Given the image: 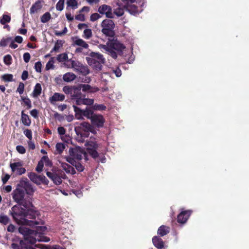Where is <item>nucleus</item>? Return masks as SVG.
I'll use <instances>...</instances> for the list:
<instances>
[{
    "label": "nucleus",
    "mask_w": 249,
    "mask_h": 249,
    "mask_svg": "<svg viewBox=\"0 0 249 249\" xmlns=\"http://www.w3.org/2000/svg\"><path fill=\"white\" fill-rule=\"evenodd\" d=\"M10 214L19 225L34 227L39 225L40 223V221L36 220L39 213L34 205L28 208L15 205L10 210Z\"/></svg>",
    "instance_id": "nucleus-1"
},
{
    "label": "nucleus",
    "mask_w": 249,
    "mask_h": 249,
    "mask_svg": "<svg viewBox=\"0 0 249 249\" xmlns=\"http://www.w3.org/2000/svg\"><path fill=\"white\" fill-rule=\"evenodd\" d=\"M99 47L107 52L114 59L117 57V53L115 51L121 54L125 48L123 44L121 43L117 39H114V38H108L107 45L100 44Z\"/></svg>",
    "instance_id": "nucleus-2"
},
{
    "label": "nucleus",
    "mask_w": 249,
    "mask_h": 249,
    "mask_svg": "<svg viewBox=\"0 0 249 249\" xmlns=\"http://www.w3.org/2000/svg\"><path fill=\"white\" fill-rule=\"evenodd\" d=\"M12 195L14 201L20 206L29 208L34 205L31 198L28 196H25L24 190L18 186V184L13 191Z\"/></svg>",
    "instance_id": "nucleus-3"
},
{
    "label": "nucleus",
    "mask_w": 249,
    "mask_h": 249,
    "mask_svg": "<svg viewBox=\"0 0 249 249\" xmlns=\"http://www.w3.org/2000/svg\"><path fill=\"white\" fill-rule=\"evenodd\" d=\"M18 231L24 236V242L26 244L30 243L31 245H33L36 243V241L45 242L50 241L49 237H45V239L36 238L35 237V235H36V233L35 230H31L24 226L19 227Z\"/></svg>",
    "instance_id": "nucleus-4"
},
{
    "label": "nucleus",
    "mask_w": 249,
    "mask_h": 249,
    "mask_svg": "<svg viewBox=\"0 0 249 249\" xmlns=\"http://www.w3.org/2000/svg\"><path fill=\"white\" fill-rule=\"evenodd\" d=\"M89 57H86V59L88 64L94 70L99 71L102 70V64L106 62L103 55L98 53L91 52L89 54Z\"/></svg>",
    "instance_id": "nucleus-5"
},
{
    "label": "nucleus",
    "mask_w": 249,
    "mask_h": 249,
    "mask_svg": "<svg viewBox=\"0 0 249 249\" xmlns=\"http://www.w3.org/2000/svg\"><path fill=\"white\" fill-rule=\"evenodd\" d=\"M101 32L106 37L114 38L115 32L114 30L115 24L111 18H106L101 23Z\"/></svg>",
    "instance_id": "nucleus-6"
},
{
    "label": "nucleus",
    "mask_w": 249,
    "mask_h": 249,
    "mask_svg": "<svg viewBox=\"0 0 249 249\" xmlns=\"http://www.w3.org/2000/svg\"><path fill=\"white\" fill-rule=\"evenodd\" d=\"M74 129L77 135H80L83 137H88L89 132L93 133L92 131V126L89 123L85 122L81 123L78 126L75 127Z\"/></svg>",
    "instance_id": "nucleus-7"
},
{
    "label": "nucleus",
    "mask_w": 249,
    "mask_h": 249,
    "mask_svg": "<svg viewBox=\"0 0 249 249\" xmlns=\"http://www.w3.org/2000/svg\"><path fill=\"white\" fill-rule=\"evenodd\" d=\"M87 151L89 155L94 160L99 157V154L97 150L99 147V144L95 141H89L86 143Z\"/></svg>",
    "instance_id": "nucleus-8"
},
{
    "label": "nucleus",
    "mask_w": 249,
    "mask_h": 249,
    "mask_svg": "<svg viewBox=\"0 0 249 249\" xmlns=\"http://www.w3.org/2000/svg\"><path fill=\"white\" fill-rule=\"evenodd\" d=\"M18 184V186L24 190V192H25L27 195L30 196H33L36 189L27 178H26L24 179H21Z\"/></svg>",
    "instance_id": "nucleus-9"
},
{
    "label": "nucleus",
    "mask_w": 249,
    "mask_h": 249,
    "mask_svg": "<svg viewBox=\"0 0 249 249\" xmlns=\"http://www.w3.org/2000/svg\"><path fill=\"white\" fill-rule=\"evenodd\" d=\"M69 154L71 157H73L78 160H81L82 159L83 156L85 157L86 160H88L86 152L80 147L71 148L69 149Z\"/></svg>",
    "instance_id": "nucleus-10"
},
{
    "label": "nucleus",
    "mask_w": 249,
    "mask_h": 249,
    "mask_svg": "<svg viewBox=\"0 0 249 249\" xmlns=\"http://www.w3.org/2000/svg\"><path fill=\"white\" fill-rule=\"evenodd\" d=\"M92 125L97 128L103 127L105 123V119L104 116L99 114H95L90 120Z\"/></svg>",
    "instance_id": "nucleus-11"
},
{
    "label": "nucleus",
    "mask_w": 249,
    "mask_h": 249,
    "mask_svg": "<svg viewBox=\"0 0 249 249\" xmlns=\"http://www.w3.org/2000/svg\"><path fill=\"white\" fill-rule=\"evenodd\" d=\"M22 166L23 163L21 161L11 163L10 164L12 172L13 173L16 172L18 175H21L26 172V169L22 167Z\"/></svg>",
    "instance_id": "nucleus-12"
},
{
    "label": "nucleus",
    "mask_w": 249,
    "mask_h": 249,
    "mask_svg": "<svg viewBox=\"0 0 249 249\" xmlns=\"http://www.w3.org/2000/svg\"><path fill=\"white\" fill-rule=\"evenodd\" d=\"M98 11L102 15L105 14L107 18H114L112 8L107 4H103L99 6Z\"/></svg>",
    "instance_id": "nucleus-13"
},
{
    "label": "nucleus",
    "mask_w": 249,
    "mask_h": 249,
    "mask_svg": "<svg viewBox=\"0 0 249 249\" xmlns=\"http://www.w3.org/2000/svg\"><path fill=\"white\" fill-rule=\"evenodd\" d=\"M192 212V210L182 211L178 215L177 221L180 224L185 223Z\"/></svg>",
    "instance_id": "nucleus-14"
},
{
    "label": "nucleus",
    "mask_w": 249,
    "mask_h": 249,
    "mask_svg": "<svg viewBox=\"0 0 249 249\" xmlns=\"http://www.w3.org/2000/svg\"><path fill=\"white\" fill-rule=\"evenodd\" d=\"M46 175L55 184L59 185L62 183V180L61 178L56 173L47 171L46 172Z\"/></svg>",
    "instance_id": "nucleus-15"
},
{
    "label": "nucleus",
    "mask_w": 249,
    "mask_h": 249,
    "mask_svg": "<svg viewBox=\"0 0 249 249\" xmlns=\"http://www.w3.org/2000/svg\"><path fill=\"white\" fill-rule=\"evenodd\" d=\"M124 9H125L130 14L133 15H136L139 14L141 11H139L137 6L131 4H125L124 6Z\"/></svg>",
    "instance_id": "nucleus-16"
},
{
    "label": "nucleus",
    "mask_w": 249,
    "mask_h": 249,
    "mask_svg": "<svg viewBox=\"0 0 249 249\" xmlns=\"http://www.w3.org/2000/svg\"><path fill=\"white\" fill-rule=\"evenodd\" d=\"M72 39L73 40V46H78L84 49H88L89 48V44L82 39L79 38L77 36L74 38L73 37Z\"/></svg>",
    "instance_id": "nucleus-17"
},
{
    "label": "nucleus",
    "mask_w": 249,
    "mask_h": 249,
    "mask_svg": "<svg viewBox=\"0 0 249 249\" xmlns=\"http://www.w3.org/2000/svg\"><path fill=\"white\" fill-rule=\"evenodd\" d=\"M84 92H88L90 93L95 92L99 90V89L97 87H92L88 84H80L78 85Z\"/></svg>",
    "instance_id": "nucleus-18"
},
{
    "label": "nucleus",
    "mask_w": 249,
    "mask_h": 249,
    "mask_svg": "<svg viewBox=\"0 0 249 249\" xmlns=\"http://www.w3.org/2000/svg\"><path fill=\"white\" fill-rule=\"evenodd\" d=\"M65 96L64 94L58 92L54 93L52 97L49 98V101L52 104L58 101H63L64 100Z\"/></svg>",
    "instance_id": "nucleus-19"
},
{
    "label": "nucleus",
    "mask_w": 249,
    "mask_h": 249,
    "mask_svg": "<svg viewBox=\"0 0 249 249\" xmlns=\"http://www.w3.org/2000/svg\"><path fill=\"white\" fill-rule=\"evenodd\" d=\"M152 242L155 247L158 249H161L164 247V242L160 237L158 236H155L153 237Z\"/></svg>",
    "instance_id": "nucleus-20"
},
{
    "label": "nucleus",
    "mask_w": 249,
    "mask_h": 249,
    "mask_svg": "<svg viewBox=\"0 0 249 249\" xmlns=\"http://www.w3.org/2000/svg\"><path fill=\"white\" fill-rule=\"evenodd\" d=\"M42 1L40 0H38L34 4L32 5L30 9V13L31 14H33L35 13H37L38 11L41 10L42 8V5L41 4Z\"/></svg>",
    "instance_id": "nucleus-21"
},
{
    "label": "nucleus",
    "mask_w": 249,
    "mask_h": 249,
    "mask_svg": "<svg viewBox=\"0 0 249 249\" xmlns=\"http://www.w3.org/2000/svg\"><path fill=\"white\" fill-rule=\"evenodd\" d=\"M46 229L47 228L45 226H36V230H35L36 235H35V237L42 239H45V238L47 237L43 235V232H44Z\"/></svg>",
    "instance_id": "nucleus-22"
},
{
    "label": "nucleus",
    "mask_w": 249,
    "mask_h": 249,
    "mask_svg": "<svg viewBox=\"0 0 249 249\" xmlns=\"http://www.w3.org/2000/svg\"><path fill=\"white\" fill-rule=\"evenodd\" d=\"M28 176L30 180L37 185L40 184V178L41 175H38L35 173L30 172L28 174Z\"/></svg>",
    "instance_id": "nucleus-23"
},
{
    "label": "nucleus",
    "mask_w": 249,
    "mask_h": 249,
    "mask_svg": "<svg viewBox=\"0 0 249 249\" xmlns=\"http://www.w3.org/2000/svg\"><path fill=\"white\" fill-rule=\"evenodd\" d=\"M61 166L67 173H71L72 175H74L76 173L74 168L67 163L62 162L61 163Z\"/></svg>",
    "instance_id": "nucleus-24"
},
{
    "label": "nucleus",
    "mask_w": 249,
    "mask_h": 249,
    "mask_svg": "<svg viewBox=\"0 0 249 249\" xmlns=\"http://www.w3.org/2000/svg\"><path fill=\"white\" fill-rule=\"evenodd\" d=\"M170 228L165 225H161L158 230V234L160 236H163L170 232Z\"/></svg>",
    "instance_id": "nucleus-25"
},
{
    "label": "nucleus",
    "mask_w": 249,
    "mask_h": 249,
    "mask_svg": "<svg viewBox=\"0 0 249 249\" xmlns=\"http://www.w3.org/2000/svg\"><path fill=\"white\" fill-rule=\"evenodd\" d=\"M71 99L73 100L82 96L81 89L78 86L77 87L74 86V89L72 90V94H71Z\"/></svg>",
    "instance_id": "nucleus-26"
},
{
    "label": "nucleus",
    "mask_w": 249,
    "mask_h": 249,
    "mask_svg": "<svg viewBox=\"0 0 249 249\" xmlns=\"http://www.w3.org/2000/svg\"><path fill=\"white\" fill-rule=\"evenodd\" d=\"M76 78V75L72 73L68 72L64 74L63 76V79L65 82H71Z\"/></svg>",
    "instance_id": "nucleus-27"
},
{
    "label": "nucleus",
    "mask_w": 249,
    "mask_h": 249,
    "mask_svg": "<svg viewBox=\"0 0 249 249\" xmlns=\"http://www.w3.org/2000/svg\"><path fill=\"white\" fill-rule=\"evenodd\" d=\"M21 120L22 124L24 125L30 126L31 125V120L30 119L29 116L27 114L24 113L23 110H22L21 112Z\"/></svg>",
    "instance_id": "nucleus-28"
},
{
    "label": "nucleus",
    "mask_w": 249,
    "mask_h": 249,
    "mask_svg": "<svg viewBox=\"0 0 249 249\" xmlns=\"http://www.w3.org/2000/svg\"><path fill=\"white\" fill-rule=\"evenodd\" d=\"M74 111L75 112V116L77 119H81L82 118L84 109H81L80 108L77 107L75 105H73Z\"/></svg>",
    "instance_id": "nucleus-29"
},
{
    "label": "nucleus",
    "mask_w": 249,
    "mask_h": 249,
    "mask_svg": "<svg viewBox=\"0 0 249 249\" xmlns=\"http://www.w3.org/2000/svg\"><path fill=\"white\" fill-rule=\"evenodd\" d=\"M41 86L39 83H37L34 89L33 92V96L35 98L37 97L41 93Z\"/></svg>",
    "instance_id": "nucleus-30"
},
{
    "label": "nucleus",
    "mask_w": 249,
    "mask_h": 249,
    "mask_svg": "<svg viewBox=\"0 0 249 249\" xmlns=\"http://www.w3.org/2000/svg\"><path fill=\"white\" fill-rule=\"evenodd\" d=\"M28 245L26 244L24 241L21 240L20 241V245L17 243H13L11 244V248L13 249H25L27 248Z\"/></svg>",
    "instance_id": "nucleus-31"
},
{
    "label": "nucleus",
    "mask_w": 249,
    "mask_h": 249,
    "mask_svg": "<svg viewBox=\"0 0 249 249\" xmlns=\"http://www.w3.org/2000/svg\"><path fill=\"white\" fill-rule=\"evenodd\" d=\"M94 114L95 113H94L92 109L90 108L86 107L83 111V116L91 120L92 117L94 115Z\"/></svg>",
    "instance_id": "nucleus-32"
},
{
    "label": "nucleus",
    "mask_w": 249,
    "mask_h": 249,
    "mask_svg": "<svg viewBox=\"0 0 249 249\" xmlns=\"http://www.w3.org/2000/svg\"><path fill=\"white\" fill-rule=\"evenodd\" d=\"M83 75H87L89 73V70L87 66L83 65L82 64L76 71Z\"/></svg>",
    "instance_id": "nucleus-33"
},
{
    "label": "nucleus",
    "mask_w": 249,
    "mask_h": 249,
    "mask_svg": "<svg viewBox=\"0 0 249 249\" xmlns=\"http://www.w3.org/2000/svg\"><path fill=\"white\" fill-rule=\"evenodd\" d=\"M65 147L66 146L64 143L62 142L57 143L55 145L56 151L54 153L55 154H61Z\"/></svg>",
    "instance_id": "nucleus-34"
},
{
    "label": "nucleus",
    "mask_w": 249,
    "mask_h": 249,
    "mask_svg": "<svg viewBox=\"0 0 249 249\" xmlns=\"http://www.w3.org/2000/svg\"><path fill=\"white\" fill-rule=\"evenodd\" d=\"M10 221L9 217L4 214L3 213H1L0 214V223L3 225H7Z\"/></svg>",
    "instance_id": "nucleus-35"
},
{
    "label": "nucleus",
    "mask_w": 249,
    "mask_h": 249,
    "mask_svg": "<svg viewBox=\"0 0 249 249\" xmlns=\"http://www.w3.org/2000/svg\"><path fill=\"white\" fill-rule=\"evenodd\" d=\"M67 8L71 7L73 9H75L77 8L78 3L76 0H67Z\"/></svg>",
    "instance_id": "nucleus-36"
},
{
    "label": "nucleus",
    "mask_w": 249,
    "mask_h": 249,
    "mask_svg": "<svg viewBox=\"0 0 249 249\" xmlns=\"http://www.w3.org/2000/svg\"><path fill=\"white\" fill-rule=\"evenodd\" d=\"M68 54L66 53L59 54L56 57V59L59 62H65L68 59Z\"/></svg>",
    "instance_id": "nucleus-37"
},
{
    "label": "nucleus",
    "mask_w": 249,
    "mask_h": 249,
    "mask_svg": "<svg viewBox=\"0 0 249 249\" xmlns=\"http://www.w3.org/2000/svg\"><path fill=\"white\" fill-rule=\"evenodd\" d=\"M51 18V15L49 12H46L40 18L41 21L42 23H46Z\"/></svg>",
    "instance_id": "nucleus-38"
},
{
    "label": "nucleus",
    "mask_w": 249,
    "mask_h": 249,
    "mask_svg": "<svg viewBox=\"0 0 249 249\" xmlns=\"http://www.w3.org/2000/svg\"><path fill=\"white\" fill-rule=\"evenodd\" d=\"M11 20V17L7 15H3L1 18H0V23L2 25H5L6 23H9Z\"/></svg>",
    "instance_id": "nucleus-39"
},
{
    "label": "nucleus",
    "mask_w": 249,
    "mask_h": 249,
    "mask_svg": "<svg viewBox=\"0 0 249 249\" xmlns=\"http://www.w3.org/2000/svg\"><path fill=\"white\" fill-rule=\"evenodd\" d=\"M54 57H51L49 61L47 62L46 65V70H49L50 69H53L54 68V66L53 65L54 63Z\"/></svg>",
    "instance_id": "nucleus-40"
},
{
    "label": "nucleus",
    "mask_w": 249,
    "mask_h": 249,
    "mask_svg": "<svg viewBox=\"0 0 249 249\" xmlns=\"http://www.w3.org/2000/svg\"><path fill=\"white\" fill-rule=\"evenodd\" d=\"M92 108L95 110H105L107 107L103 104H95L92 106Z\"/></svg>",
    "instance_id": "nucleus-41"
},
{
    "label": "nucleus",
    "mask_w": 249,
    "mask_h": 249,
    "mask_svg": "<svg viewBox=\"0 0 249 249\" xmlns=\"http://www.w3.org/2000/svg\"><path fill=\"white\" fill-rule=\"evenodd\" d=\"M92 36V30L91 29H86L84 31V35L83 36L85 39H89Z\"/></svg>",
    "instance_id": "nucleus-42"
},
{
    "label": "nucleus",
    "mask_w": 249,
    "mask_h": 249,
    "mask_svg": "<svg viewBox=\"0 0 249 249\" xmlns=\"http://www.w3.org/2000/svg\"><path fill=\"white\" fill-rule=\"evenodd\" d=\"M63 45V43L62 42L61 40H57L54 45V46L51 51V53H53V52H57L60 47H61Z\"/></svg>",
    "instance_id": "nucleus-43"
},
{
    "label": "nucleus",
    "mask_w": 249,
    "mask_h": 249,
    "mask_svg": "<svg viewBox=\"0 0 249 249\" xmlns=\"http://www.w3.org/2000/svg\"><path fill=\"white\" fill-rule=\"evenodd\" d=\"M65 0H59L56 4V9L57 11H61L64 9Z\"/></svg>",
    "instance_id": "nucleus-44"
},
{
    "label": "nucleus",
    "mask_w": 249,
    "mask_h": 249,
    "mask_svg": "<svg viewBox=\"0 0 249 249\" xmlns=\"http://www.w3.org/2000/svg\"><path fill=\"white\" fill-rule=\"evenodd\" d=\"M74 86H65L63 88V91L66 94H71L72 93Z\"/></svg>",
    "instance_id": "nucleus-45"
},
{
    "label": "nucleus",
    "mask_w": 249,
    "mask_h": 249,
    "mask_svg": "<svg viewBox=\"0 0 249 249\" xmlns=\"http://www.w3.org/2000/svg\"><path fill=\"white\" fill-rule=\"evenodd\" d=\"M3 61L5 65H10L12 64V58L10 54H7L3 57Z\"/></svg>",
    "instance_id": "nucleus-46"
},
{
    "label": "nucleus",
    "mask_w": 249,
    "mask_h": 249,
    "mask_svg": "<svg viewBox=\"0 0 249 249\" xmlns=\"http://www.w3.org/2000/svg\"><path fill=\"white\" fill-rule=\"evenodd\" d=\"M41 160H42L43 163H44L45 165L48 167H51L52 166V161L50 160L48 156H43Z\"/></svg>",
    "instance_id": "nucleus-47"
},
{
    "label": "nucleus",
    "mask_w": 249,
    "mask_h": 249,
    "mask_svg": "<svg viewBox=\"0 0 249 249\" xmlns=\"http://www.w3.org/2000/svg\"><path fill=\"white\" fill-rule=\"evenodd\" d=\"M2 79L6 82H11L13 81V76L11 74H5L2 76Z\"/></svg>",
    "instance_id": "nucleus-48"
},
{
    "label": "nucleus",
    "mask_w": 249,
    "mask_h": 249,
    "mask_svg": "<svg viewBox=\"0 0 249 249\" xmlns=\"http://www.w3.org/2000/svg\"><path fill=\"white\" fill-rule=\"evenodd\" d=\"M12 38L11 37L6 38H2L0 41V46L5 47L7 45V43L12 41Z\"/></svg>",
    "instance_id": "nucleus-49"
},
{
    "label": "nucleus",
    "mask_w": 249,
    "mask_h": 249,
    "mask_svg": "<svg viewBox=\"0 0 249 249\" xmlns=\"http://www.w3.org/2000/svg\"><path fill=\"white\" fill-rule=\"evenodd\" d=\"M101 18V16L98 13H95L91 14L90 16V20L94 22Z\"/></svg>",
    "instance_id": "nucleus-50"
},
{
    "label": "nucleus",
    "mask_w": 249,
    "mask_h": 249,
    "mask_svg": "<svg viewBox=\"0 0 249 249\" xmlns=\"http://www.w3.org/2000/svg\"><path fill=\"white\" fill-rule=\"evenodd\" d=\"M94 99L83 98V105L87 106L93 105Z\"/></svg>",
    "instance_id": "nucleus-51"
},
{
    "label": "nucleus",
    "mask_w": 249,
    "mask_h": 249,
    "mask_svg": "<svg viewBox=\"0 0 249 249\" xmlns=\"http://www.w3.org/2000/svg\"><path fill=\"white\" fill-rule=\"evenodd\" d=\"M24 83L20 82L16 91L18 92L20 95L22 94L24 90Z\"/></svg>",
    "instance_id": "nucleus-52"
},
{
    "label": "nucleus",
    "mask_w": 249,
    "mask_h": 249,
    "mask_svg": "<svg viewBox=\"0 0 249 249\" xmlns=\"http://www.w3.org/2000/svg\"><path fill=\"white\" fill-rule=\"evenodd\" d=\"M73 166H75L76 170L79 172H82L85 169L84 166L82 165L79 161H76Z\"/></svg>",
    "instance_id": "nucleus-53"
},
{
    "label": "nucleus",
    "mask_w": 249,
    "mask_h": 249,
    "mask_svg": "<svg viewBox=\"0 0 249 249\" xmlns=\"http://www.w3.org/2000/svg\"><path fill=\"white\" fill-rule=\"evenodd\" d=\"M43 166V162L42 160L41 159V160L38 162L37 166L36 168V170L38 173L41 172L42 171Z\"/></svg>",
    "instance_id": "nucleus-54"
},
{
    "label": "nucleus",
    "mask_w": 249,
    "mask_h": 249,
    "mask_svg": "<svg viewBox=\"0 0 249 249\" xmlns=\"http://www.w3.org/2000/svg\"><path fill=\"white\" fill-rule=\"evenodd\" d=\"M114 14L116 15L117 17H121L124 14V11L123 8H118L113 12Z\"/></svg>",
    "instance_id": "nucleus-55"
},
{
    "label": "nucleus",
    "mask_w": 249,
    "mask_h": 249,
    "mask_svg": "<svg viewBox=\"0 0 249 249\" xmlns=\"http://www.w3.org/2000/svg\"><path fill=\"white\" fill-rule=\"evenodd\" d=\"M71 64H72V66H71V68H73L77 71L82 64L78 61H74L73 60V61H71Z\"/></svg>",
    "instance_id": "nucleus-56"
},
{
    "label": "nucleus",
    "mask_w": 249,
    "mask_h": 249,
    "mask_svg": "<svg viewBox=\"0 0 249 249\" xmlns=\"http://www.w3.org/2000/svg\"><path fill=\"white\" fill-rule=\"evenodd\" d=\"M24 135L30 140L32 139V132L30 129H26L23 132Z\"/></svg>",
    "instance_id": "nucleus-57"
},
{
    "label": "nucleus",
    "mask_w": 249,
    "mask_h": 249,
    "mask_svg": "<svg viewBox=\"0 0 249 249\" xmlns=\"http://www.w3.org/2000/svg\"><path fill=\"white\" fill-rule=\"evenodd\" d=\"M42 64L41 62L38 61L35 63V69L36 72H40L41 71Z\"/></svg>",
    "instance_id": "nucleus-58"
},
{
    "label": "nucleus",
    "mask_w": 249,
    "mask_h": 249,
    "mask_svg": "<svg viewBox=\"0 0 249 249\" xmlns=\"http://www.w3.org/2000/svg\"><path fill=\"white\" fill-rule=\"evenodd\" d=\"M71 61H73L72 59L68 58V59L63 63L64 67L67 68H71V66H72V64H71Z\"/></svg>",
    "instance_id": "nucleus-59"
},
{
    "label": "nucleus",
    "mask_w": 249,
    "mask_h": 249,
    "mask_svg": "<svg viewBox=\"0 0 249 249\" xmlns=\"http://www.w3.org/2000/svg\"><path fill=\"white\" fill-rule=\"evenodd\" d=\"M16 150L17 151L21 154H24L26 152V149L24 146L22 145H18L16 146Z\"/></svg>",
    "instance_id": "nucleus-60"
},
{
    "label": "nucleus",
    "mask_w": 249,
    "mask_h": 249,
    "mask_svg": "<svg viewBox=\"0 0 249 249\" xmlns=\"http://www.w3.org/2000/svg\"><path fill=\"white\" fill-rule=\"evenodd\" d=\"M75 18L76 20L81 21H84L86 20L85 15L82 13H79V14L76 15L75 16Z\"/></svg>",
    "instance_id": "nucleus-61"
},
{
    "label": "nucleus",
    "mask_w": 249,
    "mask_h": 249,
    "mask_svg": "<svg viewBox=\"0 0 249 249\" xmlns=\"http://www.w3.org/2000/svg\"><path fill=\"white\" fill-rule=\"evenodd\" d=\"M23 60L26 63L29 62L31 58L30 54L29 53H25L23 55Z\"/></svg>",
    "instance_id": "nucleus-62"
},
{
    "label": "nucleus",
    "mask_w": 249,
    "mask_h": 249,
    "mask_svg": "<svg viewBox=\"0 0 249 249\" xmlns=\"http://www.w3.org/2000/svg\"><path fill=\"white\" fill-rule=\"evenodd\" d=\"M49 180L48 179L43 175H41V177L40 178V184L42 183L44 185H48L49 184Z\"/></svg>",
    "instance_id": "nucleus-63"
},
{
    "label": "nucleus",
    "mask_w": 249,
    "mask_h": 249,
    "mask_svg": "<svg viewBox=\"0 0 249 249\" xmlns=\"http://www.w3.org/2000/svg\"><path fill=\"white\" fill-rule=\"evenodd\" d=\"M38 111L36 109H34L30 111V114L33 116L34 118H38Z\"/></svg>",
    "instance_id": "nucleus-64"
}]
</instances>
